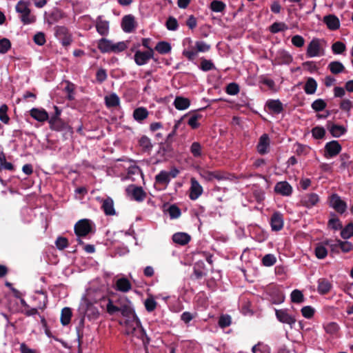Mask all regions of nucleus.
I'll return each instance as SVG.
<instances>
[{
  "label": "nucleus",
  "mask_w": 353,
  "mask_h": 353,
  "mask_svg": "<svg viewBox=\"0 0 353 353\" xmlns=\"http://www.w3.org/2000/svg\"><path fill=\"white\" fill-rule=\"evenodd\" d=\"M326 107V103L321 99L315 100L312 103V108L316 112L323 110Z\"/></svg>",
  "instance_id": "obj_50"
},
{
  "label": "nucleus",
  "mask_w": 353,
  "mask_h": 353,
  "mask_svg": "<svg viewBox=\"0 0 353 353\" xmlns=\"http://www.w3.org/2000/svg\"><path fill=\"white\" fill-rule=\"evenodd\" d=\"M148 111L145 108H138L134 110V119L138 122H142L148 116Z\"/></svg>",
  "instance_id": "obj_33"
},
{
  "label": "nucleus",
  "mask_w": 353,
  "mask_h": 353,
  "mask_svg": "<svg viewBox=\"0 0 353 353\" xmlns=\"http://www.w3.org/2000/svg\"><path fill=\"white\" fill-rule=\"evenodd\" d=\"M341 149V145L337 141H330L325 145L324 157L326 159L334 157L340 153Z\"/></svg>",
  "instance_id": "obj_9"
},
{
  "label": "nucleus",
  "mask_w": 353,
  "mask_h": 353,
  "mask_svg": "<svg viewBox=\"0 0 353 353\" xmlns=\"http://www.w3.org/2000/svg\"><path fill=\"white\" fill-rule=\"evenodd\" d=\"M159 54H164L171 51V45L166 41H159L154 48Z\"/></svg>",
  "instance_id": "obj_38"
},
{
  "label": "nucleus",
  "mask_w": 353,
  "mask_h": 353,
  "mask_svg": "<svg viewBox=\"0 0 353 353\" xmlns=\"http://www.w3.org/2000/svg\"><path fill=\"white\" fill-rule=\"evenodd\" d=\"M200 68L203 71H209L214 68V65L210 60L203 59Z\"/></svg>",
  "instance_id": "obj_63"
},
{
  "label": "nucleus",
  "mask_w": 353,
  "mask_h": 353,
  "mask_svg": "<svg viewBox=\"0 0 353 353\" xmlns=\"http://www.w3.org/2000/svg\"><path fill=\"white\" fill-rule=\"evenodd\" d=\"M252 351L253 353H270V349L268 345L262 343H259L252 347Z\"/></svg>",
  "instance_id": "obj_44"
},
{
  "label": "nucleus",
  "mask_w": 353,
  "mask_h": 353,
  "mask_svg": "<svg viewBox=\"0 0 353 353\" xmlns=\"http://www.w3.org/2000/svg\"><path fill=\"white\" fill-rule=\"evenodd\" d=\"M292 43L293 46L297 48H301L305 44V39L301 35H295L292 38Z\"/></svg>",
  "instance_id": "obj_62"
},
{
  "label": "nucleus",
  "mask_w": 353,
  "mask_h": 353,
  "mask_svg": "<svg viewBox=\"0 0 353 353\" xmlns=\"http://www.w3.org/2000/svg\"><path fill=\"white\" fill-rule=\"evenodd\" d=\"M124 325L126 334L134 336L139 339L143 337L145 332L137 316L126 319L124 322Z\"/></svg>",
  "instance_id": "obj_3"
},
{
  "label": "nucleus",
  "mask_w": 353,
  "mask_h": 353,
  "mask_svg": "<svg viewBox=\"0 0 353 353\" xmlns=\"http://www.w3.org/2000/svg\"><path fill=\"white\" fill-rule=\"evenodd\" d=\"M144 305L147 311L152 312L157 307V302L153 297H149L145 299Z\"/></svg>",
  "instance_id": "obj_58"
},
{
  "label": "nucleus",
  "mask_w": 353,
  "mask_h": 353,
  "mask_svg": "<svg viewBox=\"0 0 353 353\" xmlns=\"http://www.w3.org/2000/svg\"><path fill=\"white\" fill-rule=\"evenodd\" d=\"M265 108L274 114H279L283 110L282 103L279 99H269L265 103Z\"/></svg>",
  "instance_id": "obj_16"
},
{
  "label": "nucleus",
  "mask_w": 353,
  "mask_h": 353,
  "mask_svg": "<svg viewBox=\"0 0 353 353\" xmlns=\"http://www.w3.org/2000/svg\"><path fill=\"white\" fill-rule=\"evenodd\" d=\"M276 317L279 321L290 325L291 327L295 323V318L290 315L287 309H275Z\"/></svg>",
  "instance_id": "obj_13"
},
{
  "label": "nucleus",
  "mask_w": 353,
  "mask_h": 353,
  "mask_svg": "<svg viewBox=\"0 0 353 353\" xmlns=\"http://www.w3.org/2000/svg\"><path fill=\"white\" fill-rule=\"evenodd\" d=\"M323 21L330 30H335L340 27L339 19L333 14L324 17Z\"/></svg>",
  "instance_id": "obj_27"
},
{
  "label": "nucleus",
  "mask_w": 353,
  "mask_h": 353,
  "mask_svg": "<svg viewBox=\"0 0 353 353\" xmlns=\"http://www.w3.org/2000/svg\"><path fill=\"white\" fill-rule=\"evenodd\" d=\"M105 105L108 108H114L119 105V98L115 93L105 97Z\"/></svg>",
  "instance_id": "obj_35"
},
{
  "label": "nucleus",
  "mask_w": 353,
  "mask_h": 353,
  "mask_svg": "<svg viewBox=\"0 0 353 353\" xmlns=\"http://www.w3.org/2000/svg\"><path fill=\"white\" fill-rule=\"evenodd\" d=\"M239 92V87L236 83H230L226 87V93L230 95H235Z\"/></svg>",
  "instance_id": "obj_59"
},
{
  "label": "nucleus",
  "mask_w": 353,
  "mask_h": 353,
  "mask_svg": "<svg viewBox=\"0 0 353 353\" xmlns=\"http://www.w3.org/2000/svg\"><path fill=\"white\" fill-rule=\"evenodd\" d=\"M199 174L201 178L207 181H212L214 179H221V176L216 172H211L205 168H199Z\"/></svg>",
  "instance_id": "obj_29"
},
{
  "label": "nucleus",
  "mask_w": 353,
  "mask_h": 353,
  "mask_svg": "<svg viewBox=\"0 0 353 353\" xmlns=\"http://www.w3.org/2000/svg\"><path fill=\"white\" fill-rule=\"evenodd\" d=\"M188 117V115H185V117ZM201 118V116L196 114H193L189 116V119L188 120V123L192 128L195 129L197 128L199 125L198 122V119Z\"/></svg>",
  "instance_id": "obj_49"
},
{
  "label": "nucleus",
  "mask_w": 353,
  "mask_h": 353,
  "mask_svg": "<svg viewBox=\"0 0 353 353\" xmlns=\"http://www.w3.org/2000/svg\"><path fill=\"white\" fill-rule=\"evenodd\" d=\"M329 203L330 207L340 214L344 213L347 209L346 203L336 194H332L330 196Z\"/></svg>",
  "instance_id": "obj_8"
},
{
  "label": "nucleus",
  "mask_w": 353,
  "mask_h": 353,
  "mask_svg": "<svg viewBox=\"0 0 353 353\" xmlns=\"http://www.w3.org/2000/svg\"><path fill=\"white\" fill-rule=\"evenodd\" d=\"M191 236L185 232H178V244L184 245L190 242Z\"/></svg>",
  "instance_id": "obj_54"
},
{
  "label": "nucleus",
  "mask_w": 353,
  "mask_h": 353,
  "mask_svg": "<svg viewBox=\"0 0 353 353\" xmlns=\"http://www.w3.org/2000/svg\"><path fill=\"white\" fill-rule=\"evenodd\" d=\"M99 300L101 301V294L99 291L92 288L86 290L79 307V313L83 316L81 320V323H83L85 317L89 320H95L99 318V311L94 305Z\"/></svg>",
  "instance_id": "obj_1"
},
{
  "label": "nucleus",
  "mask_w": 353,
  "mask_h": 353,
  "mask_svg": "<svg viewBox=\"0 0 353 353\" xmlns=\"http://www.w3.org/2000/svg\"><path fill=\"white\" fill-rule=\"evenodd\" d=\"M330 71L334 74H338L345 71L343 64L338 61H331L327 66Z\"/></svg>",
  "instance_id": "obj_31"
},
{
  "label": "nucleus",
  "mask_w": 353,
  "mask_h": 353,
  "mask_svg": "<svg viewBox=\"0 0 353 353\" xmlns=\"http://www.w3.org/2000/svg\"><path fill=\"white\" fill-rule=\"evenodd\" d=\"M139 145L145 150H150L152 147L150 139L146 136L141 137L139 139Z\"/></svg>",
  "instance_id": "obj_56"
},
{
  "label": "nucleus",
  "mask_w": 353,
  "mask_h": 353,
  "mask_svg": "<svg viewBox=\"0 0 353 353\" xmlns=\"http://www.w3.org/2000/svg\"><path fill=\"white\" fill-rule=\"evenodd\" d=\"M270 138L267 134H262L256 145V150L260 154H265L269 152Z\"/></svg>",
  "instance_id": "obj_15"
},
{
  "label": "nucleus",
  "mask_w": 353,
  "mask_h": 353,
  "mask_svg": "<svg viewBox=\"0 0 353 353\" xmlns=\"http://www.w3.org/2000/svg\"><path fill=\"white\" fill-rule=\"evenodd\" d=\"M312 136L315 139H322L325 134V130L323 127H315L312 130Z\"/></svg>",
  "instance_id": "obj_60"
},
{
  "label": "nucleus",
  "mask_w": 353,
  "mask_h": 353,
  "mask_svg": "<svg viewBox=\"0 0 353 353\" xmlns=\"http://www.w3.org/2000/svg\"><path fill=\"white\" fill-rule=\"evenodd\" d=\"M100 306L101 307L104 308L110 315H114L120 312V300L117 305H114L111 299L106 297H102L101 295Z\"/></svg>",
  "instance_id": "obj_7"
},
{
  "label": "nucleus",
  "mask_w": 353,
  "mask_h": 353,
  "mask_svg": "<svg viewBox=\"0 0 353 353\" xmlns=\"http://www.w3.org/2000/svg\"><path fill=\"white\" fill-rule=\"evenodd\" d=\"M15 9L16 12L20 14V19L23 24H31L35 22L36 17L31 14L28 2L19 1L17 3Z\"/></svg>",
  "instance_id": "obj_4"
},
{
  "label": "nucleus",
  "mask_w": 353,
  "mask_h": 353,
  "mask_svg": "<svg viewBox=\"0 0 353 353\" xmlns=\"http://www.w3.org/2000/svg\"><path fill=\"white\" fill-rule=\"evenodd\" d=\"M96 28L100 35H108L109 33V21L103 20L101 16H99L96 19Z\"/></svg>",
  "instance_id": "obj_21"
},
{
  "label": "nucleus",
  "mask_w": 353,
  "mask_h": 353,
  "mask_svg": "<svg viewBox=\"0 0 353 353\" xmlns=\"http://www.w3.org/2000/svg\"><path fill=\"white\" fill-rule=\"evenodd\" d=\"M176 176V169H173L170 172L161 171L155 176V185H159L160 188H165L170 181L171 179Z\"/></svg>",
  "instance_id": "obj_5"
},
{
  "label": "nucleus",
  "mask_w": 353,
  "mask_h": 353,
  "mask_svg": "<svg viewBox=\"0 0 353 353\" xmlns=\"http://www.w3.org/2000/svg\"><path fill=\"white\" fill-rule=\"evenodd\" d=\"M346 50V46L345 43L341 41H336L334 43L332 46V52L335 54H340L345 52Z\"/></svg>",
  "instance_id": "obj_43"
},
{
  "label": "nucleus",
  "mask_w": 353,
  "mask_h": 353,
  "mask_svg": "<svg viewBox=\"0 0 353 353\" xmlns=\"http://www.w3.org/2000/svg\"><path fill=\"white\" fill-rule=\"evenodd\" d=\"M191 185L190 188L189 197L191 200H196L203 193V188L200 183L194 179L190 180Z\"/></svg>",
  "instance_id": "obj_14"
},
{
  "label": "nucleus",
  "mask_w": 353,
  "mask_h": 353,
  "mask_svg": "<svg viewBox=\"0 0 353 353\" xmlns=\"http://www.w3.org/2000/svg\"><path fill=\"white\" fill-rule=\"evenodd\" d=\"M72 317V311L70 307H64L61 310V323L63 325L65 326L70 322Z\"/></svg>",
  "instance_id": "obj_37"
},
{
  "label": "nucleus",
  "mask_w": 353,
  "mask_h": 353,
  "mask_svg": "<svg viewBox=\"0 0 353 353\" xmlns=\"http://www.w3.org/2000/svg\"><path fill=\"white\" fill-rule=\"evenodd\" d=\"M97 47L102 53L118 54L127 49L128 42L119 41L114 43L110 39L102 38L99 40Z\"/></svg>",
  "instance_id": "obj_2"
},
{
  "label": "nucleus",
  "mask_w": 353,
  "mask_h": 353,
  "mask_svg": "<svg viewBox=\"0 0 353 353\" xmlns=\"http://www.w3.org/2000/svg\"><path fill=\"white\" fill-rule=\"evenodd\" d=\"M163 211L165 215H169L171 219L176 218V205L165 203L163 205Z\"/></svg>",
  "instance_id": "obj_36"
},
{
  "label": "nucleus",
  "mask_w": 353,
  "mask_h": 353,
  "mask_svg": "<svg viewBox=\"0 0 353 353\" xmlns=\"http://www.w3.org/2000/svg\"><path fill=\"white\" fill-rule=\"evenodd\" d=\"M332 283L326 279H320L318 280L317 290L320 294H327L332 289Z\"/></svg>",
  "instance_id": "obj_28"
},
{
  "label": "nucleus",
  "mask_w": 353,
  "mask_h": 353,
  "mask_svg": "<svg viewBox=\"0 0 353 353\" xmlns=\"http://www.w3.org/2000/svg\"><path fill=\"white\" fill-rule=\"evenodd\" d=\"M291 301L293 303H301L304 301V296L301 291L294 290L291 293Z\"/></svg>",
  "instance_id": "obj_46"
},
{
  "label": "nucleus",
  "mask_w": 353,
  "mask_h": 353,
  "mask_svg": "<svg viewBox=\"0 0 353 353\" xmlns=\"http://www.w3.org/2000/svg\"><path fill=\"white\" fill-rule=\"evenodd\" d=\"M210 8L213 12H221L225 8V4L221 1L214 0L211 2Z\"/></svg>",
  "instance_id": "obj_45"
},
{
  "label": "nucleus",
  "mask_w": 353,
  "mask_h": 353,
  "mask_svg": "<svg viewBox=\"0 0 353 353\" xmlns=\"http://www.w3.org/2000/svg\"><path fill=\"white\" fill-rule=\"evenodd\" d=\"M127 192L132 196L133 199L137 201H142L145 198V192L143 191L141 187H137L134 185L129 186L127 188Z\"/></svg>",
  "instance_id": "obj_19"
},
{
  "label": "nucleus",
  "mask_w": 353,
  "mask_h": 353,
  "mask_svg": "<svg viewBox=\"0 0 353 353\" xmlns=\"http://www.w3.org/2000/svg\"><path fill=\"white\" fill-rule=\"evenodd\" d=\"M327 244V242L325 243H320L316 244L314 249V254L316 258L319 259H323L327 255V250L325 247V245Z\"/></svg>",
  "instance_id": "obj_30"
},
{
  "label": "nucleus",
  "mask_w": 353,
  "mask_h": 353,
  "mask_svg": "<svg viewBox=\"0 0 353 353\" xmlns=\"http://www.w3.org/2000/svg\"><path fill=\"white\" fill-rule=\"evenodd\" d=\"M314 308L310 305L304 306L301 309V314L306 319L312 318L314 314Z\"/></svg>",
  "instance_id": "obj_53"
},
{
  "label": "nucleus",
  "mask_w": 353,
  "mask_h": 353,
  "mask_svg": "<svg viewBox=\"0 0 353 353\" xmlns=\"http://www.w3.org/2000/svg\"><path fill=\"white\" fill-rule=\"evenodd\" d=\"M90 231L91 225L88 219L80 220L74 225V232L77 236V241L79 243H82L80 237L86 236Z\"/></svg>",
  "instance_id": "obj_6"
},
{
  "label": "nucleus",
  "mask_w": 353,
  "mask_h": 353,
  "mask_svg": "<svg viewBox=\"0 0 353 353\" xmlns=\"http://www.w3.org/2000/svg\"><path fill=\"white\" fill-rule=\"evenodd\" d=\"M134 23V17L132 15H125L121 22L123 30L128 33L132 32L135 27Z\"/></svg>",
  "instance_id": "obj_24"
},
{
  "label": "nucleus",
  "mask_w": 353,
  "mask_h": 353,
  "mask_svg": "<svg viewBox=\"0 0 353 353\" xmlns=\"http://www.w3.org/2000/svg\"><path fill=\"white\" fill-rule=\"evenodd\" d=\"M191 153L194 157H199L201 155V146L199 143L194 142L190 147Z\"/></svg>",
  "instance_id": "obj_61"
},
{
  "label": "nucleus",
  "mask_w": 353,
  "mask_h": 353,
  "mask_svg": "<svg viewBox=\"0 0 353 353\" xmlns=\"http://www.w3.org/2000/svg\"><path fill=\"white\" fill-rule=\"evenodd\" d=\"M341 236L344 239H350L353 236V223L347 224L341 232Z\"/></svg>",
  "instance_id": "obj_41"
},
{
  "label": "nucleus",
  "mask_w": 353,
  "mask_h": 353,
  "mask_svg": "<svg viewBox=\"0 0 353 353\" xmlns=\"http://www.w3.org/2000/svg\"><path fill=\"white\" fill-rule=\"evenodd\" d=\"M328 130L334 137H340L346 132V129L343 125L336 124L330 125Z\"/></svg>",
  "instance_id": "obj_34"
},
{
  "label": "nucleus",
  "mask_w": 353,
  "mask_h": 353,
  "mask_svg": "<svg viewBox=\"0 0 353 353\" xmlns=\"http://www.w3.org/2000/svg\"><path fill=\"white\" fill-rule=\"evenodd\" d=\"M120 312L125 319L137 316L132 303L128 299H120Z\"/></svg>",
  "instance_id": "obj_11"
},
{
  "label": "nucleus",
  "mask_w": 353,
  "mask_h": 353,
  "mask_svg": "<svg viewBox=\"0 0 353 353\" xmlns=\"http://www.w3.org/2000/svg\"><path fill=\"white\" fill-rule=\"evenodd\" d=\"M338 245L343 252H348L352 249V244L349 241H342L339 240Z\"/></svg>",
  "instance_id": "obj_64"
},
{
  "label": "nucleus",
  "mask_w": 353,
  "mask_h": 353,
  "mask_svg": "<svg viewBox=\"0 0 353 353\" xmlns=\"http://www.w3.org/2000/svg\"><path fill=\"white\" fill-rule=\"evenodd\" d=\"M288 29V26L283 22H275L270 28L271 32L277 33Z\"/></svg>",
  "instance_id": "obj_48"
},
{
  "label": "nucleus",
  "mask_w": 353,
  "mask_h": 353,
  "mask_svg": "<svg viewBox=\"0 0 353 353\" xmlns=\"http://www.w3.org/2000/svg\"><path fill=\"white\" fill-rule=\"evenodd\" d=\"M270 225L273 231H279L283 227V217L279 212H274L270 219Z\"/></svg>",
  "instance_id": "obj_20"
},
{
  "label": "nucleus",
  "mask_w": 353,
  "mask_h": 353,
  "mask_svg": "<svg viewBox=\"0 0 353 353\" xmlns=\"http://www.w3.org/2000/svg\"><path fill=\"white\" fill-rule=\"evenodd\" d=\"M276 262L275 256L272 254H265L262 259V264L266 267H270Z\"/></svg>",
  "instance_id": "obj_42"
},
{
  "label": "nucleus",
  "mask_w": 353,
  "mask_h": 353,
  "mask_svg": "<svg viewBox=\"0 0 353 353\" xmlns=\"http://www.w3.org/2000/svg\"><path fill=\"white\" fill-rule=\"evenodd\" d=\"M319 201V196L316 193H309L303 195L301 199V204L307 208H310L317 204Z\"/></svg>",
  "instance_id": "obj_17"
},
{
  "label": "nucleus",
  "mask_w": 353,
  "mask_h": 353,
  "mask_svg": "<svg viewBox=\"0 0 353 353\" xmlns=\"http://www.w3.org/2000/svg\"><path fill=\"white\" fill-rule=\"evenodd\" d=\"M317 88V83L312 77H309L304 86V91L307 94H313L316 92Z\"/></svg>",
  "instance_id": "obj_32"
},
{
  "label": "nucleus",
  "mask_w": 353,
  "mask_h": 353,
  "mask_svg": "<svg viewBox=\"0 0 353 353\" xmlns=\"http://www.w3.org/2000/svg\"><path fill=\"white\" fill-rule=\"evenodd\" d=\"M8 108L7 105L3 104L0 106V121L5 124H8L10 121V118L7 114Z\"/></svg>",
  "instance_id": "obj_47"
},
{
  "label": "nucleus",
  "mask_w": 353,
  "mask_h": 353,
  "mask_svg": "<svg viewBox=\"0 0 353 353\" xmlns=\"http://www.w3.org/2000/svg\"><path fill=\"white\" fill-rule=\"evenodd\" d=\"M50 129L56 131H61L68 128V125L61 120H57L50 125Z\"/></svg>",
  "instance_id": "obj_52"
},
{
  "label": "nucleus",
  "mask_w": 353,
  "mask_h": 353,
  "mask_svg": "<svg viewBox=\"0 0 353 353\" xmlns=\"http://www.w3.org/2000/svg\"><path fill=\"white\" fill-rule=\"evenodd\" d=\"M320 41L313 39L307 46L306 54L308 57H316L323 54Z\"/></svg>",
  "instance_id": "obj_12"
},
{
  "label": "nucleus",
  "mask_w": 353,
  "mask_h": 353,
  "mask_svg": "<svg viewBox=\"0 0 353 353\" xmlns=\"http://www.w3.org/2000/svg\"><path fill=\"white\" fill-rule=\"evenodd\" d=\"M323 328L326 333L334 334L339 330V325L335 322H328L323 325Z\"/></svg>",
  "instance_id": "obj_40"
},
{
  "label": "nucleus",
  "mask_w": 353,
  "mask_h": 353,
  "mask_svg": "<svg viewBox=\"0 0 353 353\" xmlns=\"http://www.w3.org/2000/svg\"><path fill=\"white\" fill-rule=\"evenodd\" d=\"M190 101L188 99L178 97V110H185L189 108Z\"/></svg>",
  "instance_id": "obj_57"
},
{
  "label": "nucleus",
  "mask_w": 353,
  "mask_h": 353,
  "mask_svg": "<svg viewBox=\"0 0 353 353\" xmlns=\"http://www.w3.org/2000/svg\"><path fill=\"white\" fill-rule=\"evenodd\" d=\"M30 116L39 122H43L48 119V114L43 109L32 108L30 110Z\"/></svg>",
  "instance_id": "obj_25"
},
{
  "label": "nucleus",
  "mask_w": 353,
  "mask_h": 353,
  "mask_svg": "<svg viewBox=\"0 0 353 353\" xmlns=\"http://www.w3.org/2000/svg\"><path fill=\"white\" fill-rule=\"evenodd\" d=\"M115 288L118 291L128 292L131 290L132 285L128 279L123 277L117 280Z\"/></svg>",
  "instance_id": "obj_26"
},
{
  "label": "nucleus",
  "mask_w": 353,
  "mask_h": 353,
  "mask_svg": "<svg viewBox=\"0 0 353 353\" xmlns=\"http://www.w3.org/2000/svg\"><path fill=\"white\" fill-rule=\"evenodd\" d=\"M270 301L272 304L279 305L285 301V295L283 292L278 288L272 289L270 293Z\"/></svg>",
  "instance_id": "obj_22"
},
{
  "label": "nucleus",
  "mask_w": 353,
  "mask_h": 353,
  "mask_svg": "<svg viewBox=\"0 0 353 353\" xmlns=\"http://www.w3.org/2000/svg\"><path fill=\"white\" fill-rule=\"evenodd\" d=\"M274 191L282 196H288L292 193V187L287 181H280L275 185Z\"/></svg>",
  "instance_id": "obj_18"
},
{
  "label": "nucleus",
  "mask_w": 353,
  "mask_h": 353,
  "mask_svg": "<svg viewBox=\"0 0 353 353\" xmlns=\"http://www.w3.org/2000/svg\"><path fill=\"white\" fill-rule=\"evenodd\" d=\"M11 48V43L9 39L3 38L0 39V53H6Z\"/></svg>",
  "instance_id": "obj_51"
},
{
  "label": "nucleus",
  "mask_w": 353,
  "mask_h": 353,
  "mask_svg": "<svg viewBox=\"0 0 353 353\" xmlns=\"http://www.w3.org/2000/svg\"><path fill=\"white\" fill-rule=\"evenodd\" d=\"M13 170L14 165L10 162H7L6 159V155L3 152H0V170Z\"/></svg>",
  "instance_id": "obj_39"
},
{
  "label": "nucleus",
  "mask_w": 353,
  "mask_h": 353,
  "mask_svg": "<svg viewBox=\"0 0 353 353\" xmlns=\"http://www.w3.org/2000/svg\"><path fill=\"white\" fill-rule=\"evenodd\" d=\"M97 200L102 202L101 208L106 215L112 216L115 214L116 212L114 208V202L110 197H107L103 200L97 198Z\"/></svg>",
  "instance_id": "obj_23"
},
{
  "label": "nucleus",
  "mask_w": 353,
  "mask_h": 353,
  "mask_svg": "<svg viewBox=\"0 0 353 353\" xmlns=\"http://www.w3.org/2000/svg\"><path fill=\"white\" fill-rule=\"evenodd\" d=\"M37 293H38V294L41 295V299L39 300V303L38 305V307L40 310H43L46 307V305H47V303H48L47 294L43 290L37 291Z\"/></svg>",
  "instance_id": "obj_55"
},
{
  "label": "nucleus",
  "mask_w": 353,
  "mask_h": 353,
  "mask_svg": "<svg viewBox=\"0 0 353 353\" xmlns=\"http://www.w3.org/2000/svg\"><path fill=\"white\" fill-rule=\"evenodd\" d=\"M153 48L145 52L137 50L134 54V61L138 65H143L153 57Z\"/></svg>",
  "instance_id": "obj_10"
}]
</instances>
